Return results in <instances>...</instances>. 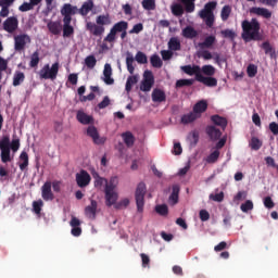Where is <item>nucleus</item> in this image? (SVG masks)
I'll use <instances>...</instances> for the list:
<instances>
[{
	"instance_id": "nucleus-4",
	"label": "nucleus",
	"mask_w": 278,
	"mask_h": 278,
	"mask_svg": "<svg viewBox=\"0 0 278 278\" xmlns=\"http://www.w3.org/2000/svg\"><path fill=\"white\" fill-rule=\"evenodd\" d=\"M111 24V18L109 17V14L106 15H99L96 17V24L93 22H87L86 23V30L89 31L94 37H101L104 31V25Z\"/></svg>"
},
{
	"instance_id": "nucleus-57",
	"label": "nucleus",
	"mask_w": 278,
	"mask_h": 278,
	"mask_svg": "<svg viewBox=\"0 0 278 278\" xmlns=\"http://www.w3.org/2000/svg\"><path fill=\"white\" fill-rule=\"evenodd\" d=\"M134 61H136L137 63L142 64V65L148 63L147 55L143 54L142 51L137 52L136 58L134 59Z\"/></svg>"
},
{
	"instance_id": "nucleus-47",
	"label": "nucleus",
	"mask_w": 278,
	"mask_h": 278,
	"mask_svg": "<svg viewBox=\"0 0 278 278\" xmlns=\"http://www.w3.org/2000/svg\"><path fill=\"white\" fill-rule=\"evenodd\" d=\"M154 212H156L157 215L166 217L167 214L169 213V210L167 208L166 204H160L154 207Z\"/></svg>"
},
{
	"instance_id": "nucleus-10",
	"label": "nucleus",
	"mask_w": 278,
	"mask_h": 278,
	"mask_svg": "<svg viewBox=\"0 0 278 278\" xmlns=\"http://www.w3.org/2000/svg\"><path fill=\"white\" fill-rule=\"evenodd\" d=\"M155 84V77L153 76L152 71L147 70L143 72L142 85H140V91L149 92L152 90L153 85Z\"/></svg>"
},
{
	"instance_id": "nucleus-18",
	"label": "nucleus",
	"mask_w": 278,
	"mask_h": 278,
	"mask_svg": "<svg viewBox=\"0 0 278 278\" xmlns=\"http://www.w3.org/2000/svg\"><path fill=\"white\" fill-rule=\"evenodd\" d=\"M260 48L263 49L264 54L269 55L270 60H276V49L273 47V45L269 43V41H263V43L260 45Z\"/></svg>"
},
{
	"instance_id": "nucleus-3",
	"label": "nucleus",
	"mask_w": 278,
	"mask_h": 278,
	"mask_svg": "<svg viewBox=\"0 0 278 278\" xmlns=\"http://www.w3.org/2000/svg\"><path fill=\"white\" fill-rule=\"evenodd\" d=\"M180 71L187 74L188 76H194L195 81L204 85L208 88H215L218 85V80L215 77H205L201 73L200 65H184L180 66Z\"/></svg>"
},
{
	"instance_id": "nucleus-15",
	"label": "nucleus",
	"mask_w": 278,
	"mask_h": 278,
	"mask_svg": "<svg viewBox=\"0 0 278 278\" xmlns=\"http://www.w3.org/2000/svg\"><path fill=\"white\" fill-rule=\"evenodd\" d=\"M98 201L91 200V203L85 207V216L89 220H97Z\"/></svg>"
},
{
	"instance_id": "nucleus-49",
	"label": "nucleus",
	"mask_w": 278,
	"mask_h": 278,
	"mask_svg": "<svg viewBox=\"0 0 278 278\" xmlns=\"http://www.w3.org/2000/svg\"><path fill=\"white\" fill-rule=\"evenodd\" d=\"M188 140H190L191 147H195L200 141V134L197 130H193L188 136Z\"/></svg>"
},
{
	"instance_id": "nucleus-40",
	"label": "nucleus",
	"mask_w": 278,
	"mask_h": 278,
	"mask_svg": "<svg viewBox=\"0 0 278 278\" xmlns=\"http://www.w3.org/2000/svg\"><path fill=\"white\" fill-rule=\"evenodd\" d=\"M25 81V73L23 72H15V75H13V83L12 85L17 87L22 85Z\"/></svg>"
},
{
	"instance_id": "nucleus-1",
	"label": "nucleus",
	"mask_w": 278,
	"mask_h": 278,
	"mask_svg": "<svg viewBox=\"0 0 278 278\" xmlns=\"http://www.w3.org/2000/svg\"><path fill=\"white\" fill-rule=\"evenodd\" d=\"M242 40L243 42H260L263 40V35L260 33L261 25L258 20L252 18L251 21H242Z\"/></svg>"
},
{
	"instance_id": "nucleus-43",
	"label": "nucleus",
	"mask_w": 278,
	"mask_h": 278,
	"mask_svg": "<svg viewBox=\"0 0 278 278\" xmlns=\"http://www.w3.org/2000/svg\"><path fill=\"white\" fill-rule=\"evenodd\" d=\"M197 0H180V3L185 7V12L193 13L194 12V2Z\"/></svg>"
},
{
	"instance_id": "nucleus-17",
	"label": "nucleus",
	"mask_w": 278,
	"mask_h": 278,
	"mask_svg": "<svg viewBox=\"0 0 278 278\" xmlns=\"http://www.w3.org/2000/svg\"><path fill=\"white\" fill-rule=\"evenodd\" d=\"M250 14H254L266 20H269L273 16V13L268 9L261 7H252V9H250Z\"/></svg>"
},
{
	"instance_id": "nucleus-56",
	"label": "nucleus",
	"mask_w": 278,
	"mask_h": 278,
	"mask_svg": "<svg viewBox=\"0 0 278 278\" xmlns=\"http://www.w3.org/2000/svg\"><path fill=\"white\" fill-rule=\"evenodd\" d=\"M155 0H143L142 1V8L147 11H153L155 10Z\"/></svg>"
},
{
	"instance_id": "nucleus-22",
	"label": "nucleus",
	"mask_w": 278,
	"mask_h": 278,
	"mask_svg": "<svg viewBox=\"0 0 278 278\" xmlns=\"http://www.w3.org/2000/svg\"><path fill=\"white\" fill-rule=\"evenodd\" d=\"M103 75H104V78H102V80L105 83L106 86L114 85V78H112V66H111V64L105 63Z\"/></svg>"
},
{
	"instance_id": "nucleus-38",
	"label": "nucleus",
	"mask_w": 278,
	"mask_h": 278,
	"mask_svg": "<svg viewBox=\"0 0 278 278\" xmlns=\"http://www.w3.org/2000/svg\"><path fill=\"white\" fill-rule=\"evenodd\" d=\"M167 47L169 48L170 51H180V40L177 37H172L169 39V42L167 43Z\"/></svg>"
},
{
	"instance_id": "nucleus-41",
	"label": "nucleus",
	"mask_w": 278,
	"mask_h": 278,
	"mask_svg": "<svg viewBox=\"0 0 278 278\" xmlns=\"http://www.w3.org/2000/svg\"><path fill=\"white\" fill-rule=\"evenodd\" d=\"M194 79H178L175 81V89L193 86Z\"/></svg>"
},
{
	"instance_id": "nucleus-29",
	"label": "nucleus",
	"mask_w": 278,
	"mask_h": 278,
	"mask_svg": "<svg viewBox=\"0 0 278 278\" xmlns=\"http://www.w3.org/2000/svg\"><path fill=\"white\" fill-rule=\"evenodd\" d=\"M47 27L51 35L58 36L61 34V23L58 21L48 22Z\"/></svg>"
},
{
	"instance_id": "nucleus-23",
	"label": "nucleus",
	"mask_w": 278,
	"mask_h": 278,
	"mask_svg": "<svg viewBox=\"0 0 278 278\" xmlns=\"http://www.w3.org/2000/svg\"><path fill=\"white\" fill-rule=\"evenodd\" d=\"M205 132L207 134L208 138H211L212 141H217L222 137L220 129L216 128L215 126H207Z\"/></svg>"
},
{
	"instance_id": "nucleus-44",
	"label": "nucleus",
	"mask_w": 278,
	"mask_h": 278,
	"mask_svg": "<svg viewBox=\"0 0 278 278\" xmlns=\"http://www.w3.org/2000/svg\"><path fill=\"white\" fill-rule=\"evenodd\" d=\"M230 15H231V7L226 4L222 9V12L219 13V17L222 18L223 22H227Z\"/></svg>"
},
{
	"instance_id": "nucleus-45",
	"label": "nucleus",
	"mask_w": 278,
	"mask_h": 278,
	"mask_svg": "<svg viewBox=\"0 0 278 278\" xmlns=\"http://www.w3.org/2000/svg\"><path fill=\"white\" fill-rule=\"evenodd\" d=\"M150 64H152V66L154 68H162L163 67V61H162V59H160L159 54H153L150 58Z\"/></svg>"
},
{
	"instance_id": "nucleus-16",
	"label": "nucleus",
	"mask_w": 278,
	"mask_h": 278,
	"mask_svg": "<svg viewBox=\"0 0 278 278\" xmlns=\"http://www.w3.org/2000/svg\"><path fill=\"white\" fill-rule=\"evenodd\" d=\"M41 199L43 201H53L54 194L53 191H51V182L47 181L41 186Z\"/></svg>"
},
{
	"instance_id": "nucleus-52",
	"label": "nucleus",
	"mask_w": 278,
	"mask_h": 278,
	"mask_svg": "<svg viewBox=\"0 0 278 278\" xmlns=\"http://www.w3.org/2000/svg\"><path fill=\"white\" fill-rule=\"evenodd\" d=\"M92 178H94V187H102L103 185L109 182L108 179L102 178L101 176H99L98 173H93Z\"/></svg>"
},
{
	"instance_id": "nucleus-20",
	"label": "nucleus",
	"mask_w": 278,
	"mask_h": 278,
	"mask_svg": "<svg viewBox=\"0 0 278 278\" xmlns=\"http://www.w3.org/2000/svg\"><path fill=\"white\" fill-rule=\"evenodd\" d=\"M93 8H94L93 0H86L85 2H83L81 8L78 9V14L85 17L88 14H90L91 11H93Z\"/></svg>"
},
{
	"instance_id": "nucleus-35",
	"label": "nucleus",
	"mask_w": 278,
	"mask_h": 278,
	"mask_svg": "<svg viewBox=\"0 0 278 278\" xmlns=\"http://www.w3.org/2000/svg\"><path fill=\"white\" fill-rule=\"evenodd\" d=\"M20 170H25L26 168H28L29 165V156L28 153L23 151L20 154Z\"/></svg>"
},
{
	"instance_id": "nucleus-5",
	"label": "nucleus",
	"mask_w": 278,
	"mask_h": 278,
	"mask_svg": "<svg viewBox=\"0 0 278 278\" xmlns=\"http://www.w3.org/2000/svg\"><path fill=\"white\" fill-rule=\"evenodd\" d=\"M217 8V2H207L204 4V9L199 11V17L204 21L205 25L208 28L214 27L215 16H214V10Z\"/></svg>"
},
{
	"instance_id": "nucleus-8",
	"label": "nucleus",
	"mask_w": 278,
	"mask_h": 278,
	"mask_svg": "<svg viewBox=\"0 0 278 278\" xmlns=\"http://www.w3.org/2000/svg\"><path fill=\"white\" fill-rule=\"evenodd\" d=\"M146 192H147L146 184L139 182L136 189V205H137L138 213H143V205H144L143 198L146 197Z\"/></svg>"
},
{
	"instance_id": "nucleus-26",
	"label": "nucleus",
	"mask_w": 278,
	"mask_h": 278,
	"mask_svg": "<svg viewBox=\"0 0 278 278\" xmlns=\"http://www.w3.org/2000/svg\"><path fill=\"white\" fill-rule=\"evenodd\" d=\"M77 121L78 123L83 124V125H90L93 124V117L90 115H87V113H85L84 111L79 110L77 112Z\"/></svg>"
},
{
	"instance_id": "nucleus-39",
	"label": "nucleus",
	"mask_w": 278,
	"mask_h": 278,
	"mask_svg": "<svg viewBox=\"0 0 278 278\" xmlns=\"http://www.w3.org/2000/svg\"><path fill=\"white\" fill-rule=\"evenodd\" d=\"M170 12H172V15L180 17L184 15L185 9L184 7H181V4L174 3L170 7Z\"/></svg>"
},
{
	"instance_id": "nucleus-25",
	"label": "nucleus",
	"mask_w": 278,
	"mask_h": 278,
	"mask_svg": "<svg viewBox=\"0 0 278 278\" xmlns=\"http://www.w3.org/2000/svg\"><path fill=\"white\" fill-rule=\"evenodd\" d=\"M200 117H201V114L190 112V113L181 116L180 123L184 124V125L192 124L193 122H195Z\"/></svg>"
},
{
	"instance_id": "nucleus-28",
	"label": "nucleus",
	"mask_w": 278,
	"mask_h": 278,
	"mask_svg": "<svg viewBox=\"0 0 278 278\" xmlns=\"http://www.w3.org/2000/svg\"><path fill=\"white\" fill-rule=\"evenodd\" d=\"M207 101L206 100H199L198 103L193 105V112L195 114L202 115L205 111H207Z\"/></svg>"
},
{
	"instance_id": "nucleus-30",
	"label": "nucleus",
	"mask_w": 278,
	"mask_h": 278,
	"mask_svg": "<svg viewBox=\"0 0 278 278\" xmlns=\"http://www.w3.org/2000/svg\"><path fill=\"white\" fill-rule=\"evenodd\" d=\"M73 21H63V37L64 38H71L73 37L75 29L71 25Z\"/></svg>"
},
{
	"instance_id": "nucleus-9",
	"label": "nucleus",
	"mask_w": 278,
	"mask_h": 278,
	"mask_svg": "<svg viewBox=\"0 0 278 278\" xmlns=\"http://www.w3.org/2000/svg\"><path fill=\"white\" fill-rule=\"evenodd\" d=\"M78 14V7L72 3H65L61 8V16H63V22H73V16Z\"/></svg>"
},
{
	"instance_id": "nucleus-42",
	"label": "nucleus",
	"mask_w": 278,
	"mask_h": 278,
	"mask_svg": "<svg viewBox=\"0 0 278 278\" xmlns=\"http://www.w3.org/2000/svg\"><path fill=\"white\" fill-rule=\"evenodd\" d=\"M219 34L222 35L223 38L231 41H235L236 37H238V35L233 29H225V30H222Z\"/></svg>"
},
{
	"instance_id": "nucleus-27",
	"label": "nucleus",
	"mask_w": 278,
	"mask_h": 278,
	"mask_svg": "<svg viewBox=\"0 0 278 278\" xmlns=\"http://www.w3.org/2000/svg\"><path fill=\"white\" fill-rule=\"evenodd\" d=\"M179 192H180L179 185L172 186V193L169 195L170 205H176L177 203H179Z\"/></svg>"
},
{
	"instance_id": "nucleus-53",
	"label": "nucleus",
	"mask_w": 278,
	"mask_h": 278,
	"mask_svg": "<svg viewBox=\"0 0 278 278\" xmlns=\"http://www.w3.org/2000/svg\"><path fill=\"white\" fill-rule=\"evenodd\" d=\"M219 156L220 152L218 150L213 151L211 154H208L206 159L207 164H215L218 161Z\"/></svg>"
},
{
	"instance_id": "nucleus-6",
	"label": "nucleus",
	"mask_w": 278,
	"mask_h": 278,
	"mask_svg": "<svg viewBox=\"0 0 278 278\" xmlns=\"http://www.w3.org/2000/svg\"><path fill=\"white\" fill-rule=\"evenodd\" d=\"M60 71V63H53V65L45 64L43 67L39 71L40 79L45 80H54L56 79L58 73Z\"/></svg>"
},
{
	"instance_id": "nucleus-2",
	"label": "nucleus",
	"mask_w": 278,
	"mask_h": 278,
	"mask_svg": "<svg viewBox=\"0 0 278 278\" xmlns=\"http://www.w3.org/2000/svg\"><path fill=\"white\" fill-rule=\"evenodd\" d=\"M20 150V139L15 138L10 142L9 136H3L0 140V162L8 164L13 162V156Z\"/></svg>"
},
{
	"instance_id": "nucleus-31",
	"label": "nucleus",
	"mask_w": 278,
	"mask_h": 278,
	"mask_svg": "<svg viewBox=\"0 0 278 278\" xmlns=\"http://www.w3.org/2000/svg\"><path fill=\"white\" fill-rule=\"evenodd\" d=\"M123 142H125L126 147L131 148L135 146L136 138L131 134V131H125L122 134Z\"/></svg>"
},
{
	"instance_id": "nucleus-58",
	"label": "nucleus",
	"mask_w": 278,
	"mask_h": 278,
	"mask_svg": "<svg viewBox=\"0 0 278 278\" xmlns=\"http://www.w3.org/2000/svg\"><path fill=\"white\" fill-rule=\"evenodd\" d=\"M253 210V202L251 200H247L243 204H240V211L242 213H249Z\"/></svg>"
},
{
	"instance_id": "nucleus-21",
	"label": "nucleus",
	"mask_w": 278,
	"mask_h": 278,
	"mask_svg": "<svg viewBox=\"0 0 278 278\" xmlns=\"http://www.w3.org/2000/svg\"><path fill=\"white\" fill-rule=\"evenodd\" d=\"M104 199L106 207H111L118 201V193L116 191H104Z\"/></svg>"
},
{
	"instance_id": "nucleus-24",
	"label": "nucleus",
	"mask_w": 278,
	"mask_h": 278,
	"mask_svg": "<svg viewBox=\"0 0 278 278\" xmlns=\"http://www.w3.org/2000/svg\"><path fill=\"white\" fill-rule=\"evenodd\" d=\"M152 101H153V103H163V102H165L166 101V93L163 90L159 89V88L153 89V91H152Z\"/></svg>"
},
{
	"instance_id": "nucleus-55",
	"label": "nucleus",
	"mask_w": 278,
	"mask_h": 278,
	"mask_svg": "<svg viewBox=\"0 0 278 278\" xmlns=\"http://www.w3.org/2000/svg\"><path fill=\"white\" fill-rule=\"evenodd\" d=\"M42 207H43L42 200L39 199L38 201L33 202V212L36 213V215H40V212H42Z\"/></svg>"
},
{
	"instance_id": "nucleus-62",
	"label": "nucleus",
	"mask_w": 278,
	"mask_h": 278,
	"mask_svg": "<svg viewBox=\"0 0 278 278\" xmlns=\"http://www.w3.org/2000/svg\"><path fill=\"white\" fill-rule=\"evenodd\" d=\"M110 105H111V98H109V96H105L104 99L101 101V103L98 104V109L104 110Z\"/></svg>"
},
{
	"instance_id": "nucleus-19",
	"label": "nucleus",
	"mask_w": 278,
	"mask_h": 278,
	"mask_svg": "<svg viewBox=\"0 0 278 278\" xmlns=\"http://www.w3.org/2000/svg\"><path fill=\"white\" fill-rule=\"evenodd\" d=\"M217 42V38L214 35H208L204 38V41L198 43L199 49H212L214 45Z\"/></svg>"
},
{
	"instance_id": "nucleus-50",
	"label": "nucleus",
	"mask_w": 278,
	"mask_h": 278,
	"mask_svg": "<svg viewBox=\"0 0 278 278\" xmlns=\"http://www.w3.org/2000/svg\"><path fill=\"white\" fill-rule=\"evenodd\" d=\"M262 140L256 137H252V139L250 140V148L254 151H258L260 149H262Z\"/></svg>"
},
{
	"instance_id": "nucleus-64",
	"label": "nucleus",
	"mask_w": 278,
	"mask_h": 278,
	"mask_svg": "<svg viewBox=\"0 0 278 278\" xmlns=\"http://www.w3.org/2000/svg\"><path fill=\"white\" fill-rule=\"evenodd\" d=\"M143 30V24H136L132 26V29L129 30V35H139V33H142Z\"/></svg>"
},
{
	"instance_id": "nucleus-63",
	"label": "nucleus",
	"mask_w": 278,
	"mask_h": 278,
	"mask_svg": "<svg viewBox=\"0 0 278 278\" xmlns=\"http://www.w3.org/2000/svg\"><path fill=\"white\" fill-rule=\"evenodd\" d=\"M198 58H202L204 61H211L213 56L211 51L204 50L198 53Z\"/></svg>"
},
{
	"instance_id": "nucleus-46",
	"label": "nucleus",
	"mask_w": 278,
	"mask_h": 278,
	"mask_svg": "<svg viewBox=\"0 0 278 278\" xmlns=\"http://www.w3.org/2000/svg\"><path fill=\"white\" fill-rule=\"evenodd\" d=\"M138 84V77L136 76H129L128 79L126 80V87L125 90L126 92H131L132 86Z\"/></svg>"
},
{
	"instance_id": "nucleus-60",
	"label": "nucleus",
	"mask_w": 278,
	"mask_h": 278,
	"mask_svg": "<svg viewBox=\"0 0 278 278\" xmlns=\"http://www.w3.org/2000/svg\"><path fill=\"white\" fill-rule=\"evenodd\" d=\"M113 205H115V210L121 211V210H123V208L128 207V205H129V199H123V200L119 201L118 203L115 202V204H113Z\"/></svg>"
},
{
	"instance_id": "nucleus-36",
	"label": "nucleus",
	"mask_w": 278,
	"mask_h": 278,
	"mask_svg": "<svg viewBox=\"0 0 278 278\" xmlns=\"http://www.w3.org/2000/svg\"><path fill=\"white\" fill-rule=\"evenodd\" d=\"M217 70L213 65H202L201 67V74L204 77H214Z\"/></svg>"
},
{
	"instance_id": "nucleus-37",
	"label": "nucleus",
	"mask_w": 278,
	"mask_h": 278,
	"mask_svg": "<svg viewBox=\"0 0 278 278\" xmlns=\"http://www.w3.org/2000/svg\"><path fill=\"white\" fill-rule=\"evenodd\" d=\"M135 56L130 52L126 54V67L130 75L135 74Z\"/></svg>"
},
{
	"instance_id": "nucleus-61",
	"label": "nucleus",
	"mask_w": 278,
	"mask_h": 278,
	"mask_svg": "<svg viewBox=\"0 0 278 278\" xmlns=\"http://www.w3.org/2000/svg\"><path fill=\"white\" fill-rule=\"evenodd\" d=\"M34 7H36L35 4H30L28 2H24L23 4L20 5V8H17V10L20 12H29L34 9Z\"/></svg>"
},
{
	"instance_id": "nucleus-13",
	"label": "nucleus",
	"mask_w": 278,
	"mask_h": 278,
	"mask_svg": "<svg viewBox=\"0 0 278 278\" xmlns=\"http://www.w3.org/2000/svg\"><path fill=\"white\" fill-rule=\"evenodd\" d=\"M2 26L3 30L9 34H13L16 29H18V18H16V16L7 17V20L3 21Z\"/></svg>"
},
{
	"instance_id": "nucleus-12",
	"label": "nucleus",
	"mask_w": 278,
	"mask_h": 278,
	"mask_svg": "<svg viewBox=\"0 0 278 278\" xmlns=\"http://www.w3.org/2000/svg\"><path fill=\"white\" fill-rule=\"evenodd\" d=\"M15 40V51H23L25 50L26 45L31 43V37L26 34L16 35L14 37Z\"/></svg>"
},
{
	"instance_id": "nucleus-11",
	"label": "nucleus",
	"mask_w": 278,
	"mask_h": 278,
	"mask_svg": "<svg viewBox=\"0 0 278 278\" xmlns=\"http://www.w3.org/2000/svg\"><path fill=\"white\" fill-rule=\"evenodd\" d=\"M75 181L77 182L78 187L85 188L90 185L91 176L87 170L81 169L80 173L76 174Z\"/></svg>"
},
{
	"instance_id": "nucleus-33",
	"label": "nucleus",
	"mask_w": 278,
	"mask_h": 278,
	"mask_svg": "<svg viewBox=\"0 0 278 278\" xmlns=\"http://www.w3.org/2000/svg\"><path fill=\"white\" fill-rule=\"evenodd\" d=\"M211 121L215 126H219L223 129L227 128L228 121L225 117H222L220 115H212Z\"/></svg>"
},
{
	"instance_id": "nucleus-14",
	"label": "nucleus",
	"mask_w": 278,
	"mask_h": 278,
	"mask_svg": "<svg viewBox=\"0 0 278 278\" xmlns=\"http://www.w3.org/2000/svg\"><path fill=\"white\" fill-rule=\"evenodd\" d=\"M86 136L92 139V142L94 144H104L105 138H101L98 132V128L96 126H88V129H86Z\"/></svg>"
},
{
	"instance_id": "nucleus-32",
	"label": "nucleus",
	"mask_w": 278,
	"mask_h": 278,
	"mask_svg": "<svg viewBox=\"0 0 278 278\" xmlns=\"http://www.w3.org/2000/svg\"><path fill=\"white\" fill-rule=\"evenodd\" d=\"M181 36L189 40H193L198 37V31L193 27L187 26L184 28V30H181Z\"/></svg>"
},
{
	"instance_id": "nucleus-7",
	"label": "nucleus",
	"mask_w": 278,
	"mask_h": 278,
	"mask_svg": "<svg viewBox=\"0 0 278 278\" xmlns=\"http://www.w3.org/2000/svg\"><path fill=\"white\" fill-rule=\"evenodd\" d=\"M126 30H128V22L119 21L110 28V33L105 36L104 41L110 43L115 42L116 34L125 33Z\"/></svg>"
},
{
	"instance_id": "nucleus-51",
	"label": "nucleus",
	"mask_w": 278,
	"mask_h": 278,
	"mask_svg": "<svg viewBox=\"0 0 278 278\" xmlns=\"http://www.w3.org/2000/svg\"><path fill=\"white\" fill-rule=\"evenodd\" d=\"M258 73V66H256L255 64H249L247 66V76H249L250 78L256 77V74Z\"/></svg>"
},
{
	"instance_id": "nucleus-54",
	"label": "nucleus",
	"mask_w": 278,
	"mask_h": 278,
	"mask_svg": "<svg viewBox=\"0 0 278 278\" xmlns=\"http://www.w3.org/2000/svg\"><path fill=\"white\" fill-rule=\"evenodd\" d=\"M39 62H40L39 51H36L30 55L29 66L33 68L37 67L39 65Z\"/></svg>"
},
{
	"instance_id": "nucleus-59",
	"label": "nucleus",
	"mask_w": 278,
	"mask_h": 278,
	"mask_svg": "<svg viewBox=\"0 0 278 278\" xmlns=\"http://www.w3.org/2000/svg\"><path fill=\"white\" fill-rule=\"evenodd\" d=\"M208 199H211L214 202L222 203L224 202V199H225L224 191H219V193L217 194H211L208 195Z\"/></svg>"
},
{
	"instance_id": "nucleus-48",
	"label": "nucleus",
	"mask_w": 278,
	"mask_h": 278,
	"mask_svg": "<svg viewBox=\"0 0 278 278\" xmlns=\"http://www.w3.org/2000/svg\"><path fill=\"white\" fill-rule=\"evenodd\" d=\"M85 65L89 70H93L97 66V58L94 55H88L85 59Z\"/></svg>"
},
{
	"instance_id": "nucleus-34",
	"label": "nucleus",
	"mask_w": 278,
	"mask_h": 278,
	"mask_svg": "<svg viewBox=\"0 0 278 278\" xmlns=\"http://www.w3.org/2000/svg\"><path fill=\"white\" fill-rule=\"evenodd\" d=\"M104 185V192H115L116 186H118V178H116V176H113Z\"/></svg>"
}]
</instances>
